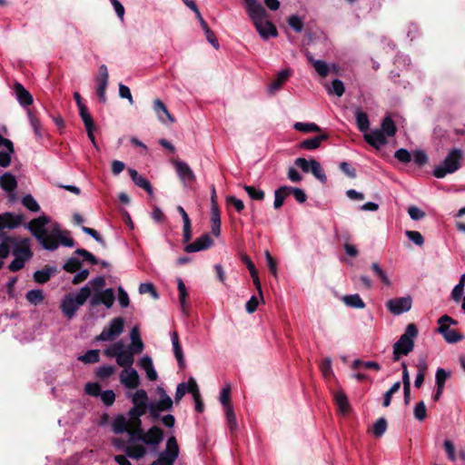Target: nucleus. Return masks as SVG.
Here are the masks:
<instances>
[{
	"label": "nucleus",
	"instance_id": "obj_1",
	"mask_svg": "<svg viewBox=\"0 0 465 465\" xmlns=\"http://www.w3.org/2000/svg\"><path fill=\"white\" fill-rule=\"evenodd\" d=\"M35 237L44 249L55 251L59 244L73 247L74 241L68 231H62L60 225L51 222L46 215L31 220L25 226Z\"/></svg>",
	"mask_w": 465,
	"mask_h": 465
},
{
	"label": "nucleus",
	"instance_id": "obj_2",
	"mask_svg": "<svg viewBox=\"0 0 465 465\" xmlns=\"http://www.w3.org/2000/svg\"><path fill=\"white\" fill-rule=\"evenodd\" d=\"M150 405L148 404H134L130 409L127 416L118 415L112 421L113 431L116 434L127 432L132 429L142 426L141 417L145 414Z\"/></svg>",
	"mask_w": 465,
	"mask_h": 465
},
{
	"label": "nucleus",
	"instance_id": "obj_3",
	"mask_svg": "<svg viewBox=\"0 0 465 465\" xmlns=\"http://www.w3.org/2000/svg\"><path fill=\"white\" fill-rule=\"evenodd\" d=\"M91 296V288L88 285L84 286L75 294L66 295L61 303V310L67 319L74 317L78 309L84 305L86 300Z\"/></svg>",
	"mask_w": 465,
	"mask_h": 465
},
{
	"label": "nucleus",
	"instance_id": "obj_4",
	"mask_svg": "<svg viewBox=\"0 0 465 465\" xmlns=\"http://www.w3.org/2000/svg\"><path fill=\"white\" fill-rule=\"evenodd\" d=\"M127 433L129 435V443L142 441L144 444L153 447H157L163 439V432L157 426L150 428L146 432L143 431L141 426L130 430Z\"/></svg>",
	"mask_w": 465,
	"mask_h": 465
},
{
	"label": "nucleus",
	"instance_id": "obj_5",
	"mask_svg": "<svg viewBox=\"0 0 465 465\" xmlns=\"http://www.w3.org/2000/svg\"><path fill=\"white\" fill-rule=\"evenodd\" d=\"M418 336V329L414 323L407 325L405 332L393 345V361L400 360L401 355H408L414 348V339Z\"/></svg>",
	"mask_w": 465,
	"mask_h": 465
},
{
	"label": "nucleus",
	"instance_id": "obj_6",
	"mask_svg": "<svg viewBox=\"0 0 465 465\" xmlns=\"http://www.w3.org/2000/svg\"><path fill=\"white\" fill-rule=\"evenodd\" d=\"M463 153L460 149H452L445 157L442 163L437 165L433 170V175L436 178H444L447 174H450L458 171L461 163Z\"/></svg>",
	"mask_w": 465,
	"mask_h": 465
},
{
	"label": "nucleus",
	"instance_id": "obj_7",
	"mask_svg": "<svg viewBox=\"0 0 465 465\" xmlns=\"http://www.w3.org/2000/svg\"><path fill=\"white\" fill-rule=\"evenodd\" d=\"M12 254L15 259L9 264V270L17 272L21 270L25 266V262L29 261L33 256L29 239L25 238L15 243L12 249Z\"/></svg>",
	"mask_w": 465,
	"mask_h": 465
},
{
	"label": "nucleus",
	"instance_id": "obj_8",
	"mask_svg": "<svg viewBox=\"0 0 465 465\" xmlns=\"http://www.w3.org/2000/svg\"><path fill=\"white\" fill-rule=\"evenodd\" d=\"M252 21L256 30L263 39H267L269 36H276L277 30L275 26L268 21V14L265 9L249 15Z\"/></svg>",
	"mask_w": 465,
	"mask_h": 465
},
{
	"label": "nucleus",
	"instance_id": "obj_9",
	"mask_svg": "<svg viewBox=\"0 0 465 465\" xmlns=\"http://www.w3.org/2000/svg\"><path fill=\"white\" fill-rule=\"evenodd\" d=\"M179 446L174 436H171L166 442V448L159 454V458L151 465H173L179 456Z\"/></svg>",
	"mask_w": 465,
	"mask_h": 465
},
{
	"label": "nucleus",
	"instance_id": "obj_10",
	"mask_svg": "<svg viewBox=\"0 0 465 465\" xmlns=\"http://www.w3.org/2000/svg\"><path fill=\"white\" fill-rule=\"evenodd\" d=\"M124 330V320L122 317H115L111 320L102 332L96 336V341H111L118 338Z\"/></svg>",
	"mask_w": 465,
	"mask_h": 465
},
{
	"label": "nucleus",
	"instance_id": "obj_11",
	"mask_svg": "<svg viewBox=\"0 0 465 465\" xmlns=\"http://www.w3.org/2000/svg\"><path fill=\"white\" fill-rule=\"evenodd\" d=\"M449 324H457V321L448 315H443L438 320V332H440L448 343H456L463 339V336L455 330L450 329Z\"/></svg>",
	"mask_w": 465,
	"mask_h": 465
},
{
	"label": "nucleus",
	"instance_id": "obj_12",
	"mask_svg": "<svg viewBox=\"0 0 465 465\" xmlns=\"http://www.w3.org/2000/svg\"><path fill=\"white\" fill-rule=\"evenodd\" d=\"M113 444L117 450H124L126 455L132 459L138 460L146 454L145 447L141 444H126L125 441L121 439H114Z\"/></svg>",
	"mask_w": 465,
	"mask_h": 465
},
{
	"label": "nucleus",
	"instance_id": "obj_13",
	"mask_svg": "<svg viewBox=\"0 0 465 465\" xmlns=\"http://www.w3.org/2000/svg\"><path fill=\"white\" fill-rule=\"evenodd\" d=\"M115 300L114 291L112 288H107L102 292L94 293L90 299V306L95 307L104 304L107 309L112 308Z\"/></svg>",
	"mask_w": 465,
	"mask_h": 465
},
{
	"label": "nucleus",
	"instance_id": "obj_14",
	"mask_svg": "<svg viewBox=\"0 0 465 465\" xmlns=\"http://www.w3.org/2000/svg\"><path fill=\"white\" fill-rule=\"evenodd\" d=\"M412 300L411 296L391 299L387 302L388 310L394 315H400L411 310Z\"/></svg>",
	"mask_w": 465,
	"mask_h": 465
},
{
	"label": "nucleus",
	"instance_id": "obj_15",
	"mask_svg": "<svg viewBox=\"0 0 465 465\" xmlns=\"http://www.w3.org/2000/svg\"><path fill=\"white\" fill-rule=\"evenodd\" d=\"M177 175L183 183L184 186H188L194 183L195 175L191 167L181 160H174L173 162Z\"/></svg>",
	"mask_w": 465,
	"mask_h": 465
},
{
	"label": "nucleus",
	"instance_id": "obj_16",
	"mask_svg": "<svg viewBox=\"0 0 465 465\" xmlns=\"http://www.w3.org/2000/svg\"><path fill=\"white\" fill-rule=\"evenodd\" d=\"M121 383L128 389H135L140 384V377L133 367L124 369L120 373Z\"/></svg>",
	"mask_w": 465,
	"mask_h": 465
},
{
	"label": "nucleus",
	"instance_id": "obj_17",
	"mask_svg": "<svg viewBox=\"0 0 465 465\" xmlns=\"http://www.w3.org/2000/svg\"><path fill=\"white\" fill-rule=\"evenodd\" d=\"M173 406L172 399L163 391L161 392V399L149 406V411L153 418H158L159 411H168Z\"/></svg>",
	"mask_w": 465,
	"mask_h": 465
},
{
	"label": "nucleus",
	"instance_id": "obj_18",
	"mask_svg": "<svg viewBox=\"0 0 465 465\" xmlns=\"http://www.w3.org/2000/svg\"><path fill=\"white\" fill-rule=\"evenodd\" d=\"M108 70L105 64L99 67V75L96 78L97 82V94L101 102H106L105 92L108 84Z\"/></svg>",
	"mask_w": 465,
	"mask_h": 465
},
{
	"label": "nucleus",
	"instance_id": "obj_19",
	"mask_svg": "<svg viewBox=\"0 0 465 465\" xmlns=\"http://www.w3.org/2000/svg\"><path fill=\"white\" fill-rule=\"evenodd\" d=\"M213 244V239L208 233H205L195 239L193 242L187 244L184 247V251L186 252H200L210 248Z\"/></svg>",
	"mask_w": 465,
	"mask_h": 465
},
{
	"label": "nucleus",
	"instance_id": "obj_20",
	"mask_svg": "<svg viewBox=\"0 0 465 465\" xmlns=\"http://www.w3.org/2000/svg\"><path fill=\"white\" fill-rule=\"evenodd\" d=\"M24 216L22 214H15L12 213H5L0 214V232L5 229H14L21 224Z\"/></svg>",
	"mask_w": 465,
	"mask_h": 465
},
{
	"label": "nucleus",
	"instance_id": "obj_21",
	"mask_svg": "<svg viewBox=\"0 0 465 465\" xmlns=\"http://www.w3.org/2000/svg\"><path fill=\"white\" fill-rule=\"evenodd\" d=\"M365 141L376 149H380L387 143L385 134L380 129H373L364 134Z\"/></svg>",
	"mask_w": 465,
	"mask_h": 465
},
{
	"label": "nucleus",
	"instance_id": "obj_22",
	"mask_svg": "<svg viewBox=\"0 0 465 465\" xmlns=\"http://www.w3.org/2000/svg\"><path fill=\"white\" fill-rule=\"evenodd\" d=\"M153 108L161 123L165 124L166 121H168L173 124L174 122L173 116L169 113L167 107L160 99L153 101Z\"/></svg>",
	"mask_w": 465,
	"mask_h": 465
},
{
	"label": "nucleus",
	"instance_id": "obj_23",
	"mask_svg": "<svg viewBox=\"0 0 465 465\" xmlns=\"http://www.w3.org/2000/svg\"><path fill=\"white\" fill-rule=\"evenodd\" d=\"M14 91L21 106H28L33 104L34 98L32 94L23 86L22 84L16 82L14 84Z\"/></svg>",
	"mask_w": 465,
	"mask_h": 465
},
{
	"label": "nucleus",
	"instance_id": "obj_24",
	"mask_svg": "<svg viewBox=\"0 0 465 465\" xmlns=\"http://www.w3.org/2000/svg\"><path fill=\"white\" fill-rule=\"evenodd\" d=\"M171 340H172V345H173V351L175 359L177 360L178 365L181 369H183L185 367V361L183 356V351L182 349V346L179 341V336L176 331H173L171 333Z\"/></svg>",
	"mask_w": 465,
	"mask_h": 465
},
{
	"label": "nucleus",
	"instance_id": "obj_25",
	"mask_svg": "<svg viewBox=\"0 0 465 465\" xmlns=\"http://www.w3.org/2000/svg\"><path fill=\"white\" fill-rule=\"evenodd\" d=\"M137 354L131 349L127 348L124 351L115 356L116 363L124 369L132 367L134 362V355Z\"/></svg>",
	"mask_w": 465,
	"mask_h": 465
},
{
	"label": "nucleus",
	"instance_id": "obj_26",
	"mask_svg": "<svg viewBox=\"0 0 465 465\" xmlns=\"http://www.w3.org/2000/svg\"><path fill=\"white\" fill-rule=\"evenodd\" d=\"M131 344L129 349L136 352L141 353L144 349V344L140 337V331L137 326H134L130 331Z\"/></svg>",
	"mask_w": 465,
	"mask_h": 465
},
{
	"label": "nucleus",
	"instance_id": "obj_27",
	"mask_svg": "<svg viewBox=\"0 0 465 465\" xmlns=\"http://www.w3.org/2000/svg\"><path fill=\"white\" fill-rule=\"evenodd\" d=\"M139 365L143 370H144L148 380L152 381L157 380L158 375L156 371L154 370L151 357L147 355L142 357L141 360L139 361Z\"/></svg>",
	"mask_w": 465,
	"mask_h": 465
},
{
	"label": "nucleus",
	"instance_id": "obj_28",
	"mask_svg": "<svg viewBox=\"0 0 465 465\" xmlns=\"http://www.w3.org/2000/svg\"><path fill=\"white\" fill-rule=\"evenodd\" d=\"M129 174L133 180V182L138 186L145 190L149 194H153V187L150 183V182L144 178L143 176L140 175L138 172L134 169L130 168L128 170Z\"/></svg>",
	"mask_w": 465,
	"mask_h": 465
},
{
	"label": "nucleus",
	"instance_id": "obj_29",
	"mask_svg": "<svg viewBox=\"0 0 465 465\" xmlns=\"http://www.w3.org/2000/svg\"><path fill=\"white\" fill-rule=\"evenodd\" d=\"M291 75H292V70H290V69L282 70L277 74L276 79L270 84L269 92L271 94H274L276 91H278L282 87V85L286 82V80Z\"/></svg>",
	"mask_w": 465,
	"mask_h": 465
},
{
	"label": "nucleus",
	"instance_id": "obj_30",
	"mask_svg": "<svg viewBox=\"0 0 465 465\" xmlns=\"http://www.w3.org/2000/svg\"><path fill=\"white\" fill-rule=\"evenodd\" d=\"M306 57L308 61L313 65L315 71L322 77H325L330 73V66L327 63L322 60H316L312 57L310 53L306 54Z\"/></svg>",
	"mask_w": 465,
	"mask_h": 465
},
{
	"label": "nucleus",
	"instance_id": "obj_31",
	"mask_svg": "<svg viewBox=\"0 0 465 465\" xmlns=\"http://www.w3.org/2000/svg\"><path fill=\"white\" fill-rule=\"evenodd\" d=\"M0 186L4 191L13 193L17 187L15 177L10 173H5L0 177Z\"/></svg>",
	"mask_w": 465,
	"mask_h": 465
},
{
	"label": "nucleus",
	"instance_id": "obj_32",
	"mask_svg": "<svg viewBox=\"0 0 465 465\" xmlns=\"http://www.w3.org/2000/svg\"><path fill=\"white\" fill-rule=\"evenodd\" d=\"M328 137V134H323L310 139H306L301 143V147L306 150H315L319 148L322 142L327 140Z\"/></svg>",
	"mask_w": 465,
	"mask_h": 465
},
{
	"label": "nucleus",
	"instance_id": "obj_33",
	"mask_svg": "<svg viewBox=\"0 0 465 465\" xmlns=\"http://www.w3.org/2000/svg\"><path fill=\"white\" fill-rule=\"evenodd\" d=\"M290 195V186H282L274 191L273 207L279 209L283 205L284 200Z\"/></svg>",
	"mask_w": 465,
	"mask_h": 465
},
{
	"label": "nucleus",
	"instance_id": "obj_34",
	"mask_svg": "<svg viewBox=\"0 0 465 465\" xmlns=\"http://www.w3.org/2000/svg\"><path fill=\"white\" fill-rule=\"evenodd\" d=\"M342 302L351 308L363 309L365 307V303L359 294L345 295L342 297Z\"/></svg>",
	"mask_w": 465,
	"mask_h": 465
},
{
	"label": "nucleus",
	"instance_id": "obj_35",
	"mask_svg": "<svg viewBox=\"0 0 465 465\" xmlns=\"http://www.w3.org/2000/svg\"><path fill=\"white\" fill-rule=\"evenodd\" d=\"M126 349H125V345H124V341H118L113 343L112 345H110L109 347H107L104 351V353L105 356H107L109 358H114L115 356H118L119 353L124 351Z\"/></svg>",
	"mask_w": 465,
	"mask_h": 465
},
{
	"label": "nucleus",
	"instance_id": "obj_36",
	"mask_svg": "<svg viewBox=\"0 0 465 465\" xmlns=\"http://www.w3.org/2000/svg\"><path fill=\"white\" fill-rule=\"evenodd\" d=\"M55 268H46L44 270L36 271L34 273V279L38 283H45L51 278V275L55 272Z\"/></svg>",
	"mask_w": 465,
	"mask_h": 465
},
{
	"label": "nucleus",
	"instance_id": "obj_37",
	"mask_svg": "<svg viewBox=\"0 0 465 465\" xmlns=\"http://www.w3.org/2000/svg\"><path fill=\"white\" fill-rule=\"evenodd\" d=\"M17 243L15 238L13 237H7L1 244H0V259L6 258L10 252H12L11 248L15 246V244Z\"/></svg>",
	"mask_w": 465,
	"mask_h": 465
},
{
	"label": "nucleus",
	"instance_id": "obj_38",
	"mask_svg": "<svg viewBox=\"0 0 465 465\" xmlns=\"http://www.w3.org/2000/svg\"><path fill=\"white\" fill-rule=\"evenodd\" d=\"M382 133L388 136H394L397 131L393 120L390 116H386L381 123Z\"/></svg>",
	"mask_w": 465,
	"mask_h": 465
},
{
	"label": "nucleus",
	"instance_id": "obj_39",
	"mask_svg": "<svg viewBox=\"0 0 465 465\" xmlns=\"http://www.w3.org/2000/svg\"><path fill=\"white\" fill-rule=\"evenodd\" d=\"M356 124L360 131L365 132L370 127V122L367 114L361 110H357L356 114Z\"/></svg>",
	"mask_w": 465,
	"mask_h": 465
},
{
	"label": "nucleus",
	"instance_id": "obj_40",
	"mask_svg": "<svg viewBox=\"0 0 465 465\" xmlns=\"http://www.w3.org/2000/svg\"><path fill=\"white\" fill-rule=\"evenodd\" d=\"M294 129L302 133H318L321 128L314 123H301L294 124Z\"/></svg>",
	"mask_w": 465,
	"mask_h": 465
},
{
	"label": "nucleus",
	"instance_id": "obj_41",
	"mask_svg": "<svg viewBox=\"0 0 465 465\" xmlns=\"http://www.w3.org/2000/svg\"><path fill=\"white\" fill-rule=\"evenodd\" d=\"M310 173H312L316 179H318L322 183H325L327 177L318 161L312 159V163H311Z\"/></svg>",
	"mask_w": 465,
	"mask_h": 465
},
{
	"label": "nucleus",
	"instance_id": "obj_42",
	"mask_svg": "<svg viewBox=\"0 0 465 465\" xmlns=\"http://www.w3.org/2000/svg\"><path fill=\"white\" fill-rule=\"evenodd\" d=\"M78 360L84 363H95L100 360L99 350H89L84 355L78 357Z\"/></svg>",
	"mask_w": 465,
	"mask_h": 465
},
{
	"label": "nucleus",
	"instance_id": "obj_43",
	"mask_svg": "<svg viewBox=\"0 0 465 465\" xmlns=\"http://www.w3.org/2000/svg\"><path fill=\"white\" fill-rule=\"evenodd\" d=\"M322 374L325 380H330L333 377V371L331 366V358H325L320 364Z\"/></svg>",
	"mask_w": 465,
	"mask_h": 465
},
{
	"label": "nucleus",
	"instance_id": "obj_44",
	"mask_svg": "<svg viewBox=\"0 0 465 465\" xmlns=\"http://www.w3.org/2000/svg\"><path fill=\"white\" fill-rule=\"evenodd\" d=\"M360 368L373 369L375 371L381 370L380 364L376 361H363L361 360L353 361L351 363V369L358 370Z\"/></svg>",
	"mask_w": 465,
	"mask_h": 465
},
{
	"label": "nucleus",
	"instance_id": "obj_45",
	"mask_svg": "<svg viewBox=\"0 0 465 465\" xmlns=\"http://www.w3.org/2000/svg\"><path fill=\"white\" fill-rule=\"evenodd\" d=\"M334 400L341 412H346L349 408L348 399L345 393L341 391L334 393Z\"/></svg>",
	"mask_w": 465,
	"mask_h": 465
},
{
	"label": "nucleus",
	"instance_id": "obj_46",
	"mask_svg": "<svg viewBox=\"0 0 465 465\" xmlns=\"http://www.w3.org/2000/svg\"><path fill=\"white\" fill-rule=\"evenodd\" d=\"M243 189L252 200L262 201L264 199V192L261 189H257L251 185H244Z\"/></svg>",
	"mask_w": 465,
	"mask_h": 465
},
{
	"label": "nucleus",
	"instance_id": "obj_47",
	"mask_svg": "<svg viewBox=\"0 0 465 465\" xmlns=\"http://www.w3.org/2000/svg\"><path fill=\"white\" fill-rule=\"evenodd\" d=\"M344 90L343 83L339 79L333 80L331 85L327 89L329 94H335L338 97L343 94Z\"/></svg>",
	"mask_w": 465,
	"mask_h": 465
},
{
	"label": "nucleus",
	"instance_id": "obj_48",
	"mask_svg": "<svg viewBox=\"0 0 465 465\" xmlns=\"http://www.w3.org/2000/svg\"><path fill=\"white\" fill-rule=\"evenodd\" d=\"M371 269L375 275L387 286L391 284L390 278L386 274V272L381 269L379 263L373 262L371 264Z\"/></svg>",
	"mask_w": 465,
	"mask_h": 465
},
{
	"label": "nucleus",
	"instance_id": "obj_49",
	"mask_svg": "<svg viewBox=\"0 0 465 465\" xmlns=\"http://www.w3.org/2000/svg\"><path fill=\"white\" fill-rule=\"evenodd\" d=\"M387 429V421L384 418L378 419L372 426V433L376 437H381Z\"/></svg>",
	"mask_w": 465,
	"mask_h": 465
},
{
	"label": "nucleus",
	"instance_id": "obj_50",
	"mask_svg": "<svg viewBox=\"0 0 465 465\" xmlns=\"http://www.w3.org/2000/svg\"><path fill=\"white\" fill-rule=\"evenodd\" d=\"M79 114L82 118L85 129H89V127L95 126L93 117L89 114L88 108L86 106H81V108H79Z\"/></svg>",
	"mask_w": 465,
	"mask_h": 465
},
{
	"label": "nucleus",
	"instance_id": "obj_51",
	"mask_svg": "<svg viewBox=\"0 0 465 465\" xmlns=\"http://www.w3.org/2000/svg\"><path fill=\"white\" fill-rule=\"evenodd\" d=\"M22 203L25 207H26L31 212H39L40 206L35 199L31 194H26L22 199Z\"/></svg>",
	"mask_w": 465,
	"mask_h": 465
},
{
	"label": "nucleus",
	"instance_id": "obj_52",
	"mask_svg": "<svg viewBox=\"0 0 465 465\" xmlns=\"http://www.w3.org/2000/svg\"><path fill=\"white\" fill-rule=\"evenodd\" d=\"M26 300L32 304H39L44 300V293L41 290H31L26 293Z\"/></svg>",
	"mask_w": 465,
	"mask_h": 465
},
{
	"label": "nucleus",
	"instance_id": "obj_53",
	"mask_svg": "<svg viewBox=\"0 0 465 465\" xmlns=\"http://www.w3.org/2000/svg\"><path fill=\"white\" fill-rule=\"evenodd\" d=\"M243 2L245 4L248 15L257 14V12L264 9V7L260 3H258L257 0H243Z\"/></svg>",
	"mask_w": 465,
	"mask_h": 465
},
{
	"label": "nucleus",
	"instance_id": "obj_54",
	"mask_svg": "<svg viewBox=\"0 0 465 465\" xmlns=\"http://www.w3.org/2000/svg\"><path fill=\"white\" fill-rule=\"evenodd\" d=\"M133 404H148L147 392L143 389L137 390L132 396Z\"/></svg>",
	"mask_w": 465,
	"mask_h": 465
},
{
	"label": "nucleus",
	"instance_id": "obj_55",
	"mask_svg": "<svg viewBox=\"0 0 465 465\" xmlns=\"http://www.w3.org/2000/svg\"><path fill=\"white\" fill-rule=\"evenodd\" d=\"M27 116L36 136L41 137V124L30 109L27 110Z\"/></svg>",
	"mask_w": 465,
	"mask_h": 465
},
{
	"label": "nucleus",
	"instance_id": "obj_56",
	"mask_svg": "<svg viewBox=\"0 0 465 465\" xmlns=\"http://www.w3.org/2000/svg\"><path fill=\"white\" fill-rule=\"evenodd\" d=\"M224 411L230 430H235L237 428V423L232 406H227V408L224 409Z\"/></svg>",
	"mask_w": 465,
	"mask_h": 465
},
{
	"label": "nucleus",
	"instance_id": "obj_57",
	"mask_svg": "<svg viewBox=\"0 0 465 465\" xmlns=\"http://www.w3.org/2000/svg\"><path fill=\"white\" fill-rule=\"evenodd\" d=\"M427 416V410L424 401H419L414 407V417L422 421Z\"/></svg>",
	"mask_w": 465,
	"mask_h": 465
},
{
	"label": "nucleus",
	"instance_id": "obj_58",
	"mask_svg": "<svg viewBox=\"0 0 465 465\" xmlns=\"http://www.w3.org/2000/svg\"><path fill=\"white\" fill-rule=\"evenodd\" d=\"M405 235L418 246H421L424 243L423 236L418 231H406Z\"/></svg>",
	"mask_w": 465,
	"mask_h": 465
},
{
	"label": "nucleus",
	"instance_id": "obj_59",
	"mask_svg": "<svg viewBox=\"0 0 465 465\" xmlns=\"http://www.w3.org/2000/svg\"><path fill=\"white\" fill-rule=\"evenodd\" d=\"M81 268V262L78 258L71 257L64 265V270L69 272H74Z\"/></svg>",
	"mask_w": 465,
	"mask_h": 465
},
{
	"label": "nucleus",
	"instance_id": "obj_60",
	"mask_svg": "<svg viewBox=\"0 0 465 465\" xmlns=\"http://www.w3.org/2000/svg\"><path fill=\"white\" fill-rule=\"evenodd\" d=\"M139 292L141 294L150 293L153 299H158V293L153 283L145 282L139 285Z\"/></svg>",
	"mask_w": 465,
	"mask_h": 465
},
{
	"label": "nucleus",
	"instance_id": "obj_61",
	"mask_svg": "<svg viewBox=\"0 0 465 465\" xmlns=\"http://www.w3.org/2000/svg\"><path fill=\"white\" fill-rule=\"evenodd\" d=\"M231 397V387L230 385L225 386L220 393V402L223 406V409L227 408V406H232L230 402Z\"/></svg>",
	"mask_w": 465,
	"mask_h": 465
},
{
	"label": "nucleus",
	"instance_id": "obj_62",
	"mask_svg": "<svg viewBox=\"0 0 465 465\" xmlns=\"http://www.w3.org/2000/svg\"><path fill=\"white\" fill-rule=\"evenodd\" d=\"M449 376L450 372H447L444 369H438L435 375L437 387L444 388Z\"/></svg>",
	"mask_w": 465,
	"mask_h": 465
},
{
	"label": "nucleus",
	"instance_id": "obj_63",
	"mask_svg": "<svg viewBox=\"0 0 465 465\" xmlns=\"http://www.w3.org/2000/svg\"><path fill=\"white\" fill-rule=\"evenodd\" d=\"M394 157L401 163H408L411 161V154L406 149H399L395 152Z\"/></svg>",
	"mask_w": 465,
	"mask_h": 465
},
{
	"label": "nucleus",
	"instance_id": "obj_64",
	"mask_svg": "<svg viewBox=\"0 0 465 465\" xmlns=\"http://www.w3.org/2000/svg\"><path fill=\"white\" fill-rule=\"evenodd\" d=\"M115 371V368L111 365H104L97 369L96 375L101 379L110 377Z\"/></svg>",
	"mask_w": 465,
	"mask_h": 465
}]
</instances>
